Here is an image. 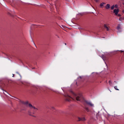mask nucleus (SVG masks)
Returning a JSON list of instances; mask_svg holds the SVG:
<instances>
[{
	"mask_svg": "<svg viewBox=\"0 0 124 124\" xmlns=\"http://www.w3.org/2000/svg\"><path fill=\"white\" fill-rule=\"evenodd\" d=\"M107 9H108L110 7V5L109 4H107L105 7Z\"/></svg>",
	"mask_w": 124,
	"mask_h": 124,
	"instance_id": "10",
	"label": "nucleus"
},
{
	"mask_svg": "<svg viewBox=\"0 0 124 124\" xmlns=\"http://www.w3.org/2000/svg\"><path fill=\"white\" fill-rule=\"evenodd\" d=\"M29 106L31 110L34 111L32 112L33 114H34V113L38 109L34 107L31 104H29Z\"/></svg>",
	"mask_w": 124,
	"mask_h": 124,
	"instance_id": "1",
	"label": "nucleus"
},
{
	"mask_svg": "<svg viewBox=\"0 0 124 124\" xmlns=\"http://www.w3.org/2000/svg\"><path fill=\"white\" fill-rule=\"evenodd\" d=\"M122 1H124V0H121Z\"/></svg>",
	"mask_w": 124,
	"mask_h": 124,
	"instance_id": "28",
	"label": "nucleus"
},
{
	"mask_svg": "<svg viewBox=\"0 0 124 124\" xmlns=\"http://www.w3.org/2000/svg\"><path fill=\"white\" fill-rule=\"evenodd\" d=\"M60 27L61 28H62V27H63V26L62 25H61V26H60Z\"/></svg>",
	"mask_w": 124,
	"mask_h": 124,
	"instance_id": "22",
	"label": "nucleus"
},
{
	"mask_svg": "<svg viewBox=\"0 0 124 124\" xmlns=\"http://www.w3.org/2000/svg\"><path fill=\"white\" fill-rule=\"evenodd\" d=\"M64 96L66 97H68V98H66L65 99V100L66 101H70V98H71L70 96L69 95L67 94H65Z\"/></svg>",
	"mask_w": 124,
	"mask_h": 124,
	"instance_id": "3",
	"label": "nucleus"
},
{
	"mask_svg": "<svg viewBox=\"0 0 124 124\" xmlns=\"http://www.w3.org/2000/svg\"><path fill=\"white\" fill-rule=\"evenodd\" d=\"M82 98L81 94H80L79 96H78L76 97V100L77 101H80Z\"/></svg>",
	"mask_w": 124,
	"mask_h": 124,
	"instance_id": "4",
	"label": "nucleus"
},
{
	"mask_svg": "<svg viewBox=\"0 0 124 124\" xmlns=\"http://www.w3.org/2000/svg\"><path fill=\"white\" fill-rule=\"evenodd\" d=\"M10 95V96H11V95Z\"/></svg>",
	"mask_w": 124,
	"mask_h": 124,
	"instance_id": "32",
	"label": "nucleus"
},
{
	"mask_svg": "<svg viewBox=\"0 0 124 124\" xmlns=\"http://www.w3.org/2000/svg\"><path fill=\"white\" fill-rule=\"evenodd\" d=\"M85 110L87 112H89V108L88 107H85Z\"/></svg>",
	"mask_w": 124,
	"mask_h": 124,
	"instance_id": "12",
	"label": "nucleus"
},
{
	"mask_svg": "<svg viewBox=\"0 0 124 124\" xmlns=\"http://www.w3.org/2000/svg\"><path fill=\"white\" fill-rule=\"evenodd\" d=\"M117 86H115L114 87V88L116 89V90H119L117 88Z\"/></svg>",
	"mask_w": 124,
	"mask_h": 124,
	"instance_id": "16",
	"label": "nucleus"
},
{
	"mask_svg": "<svg viewBox=\"0 0 124 124\" xmlns=\"http://www.w3.org/2000/svg\"><path fill=\"white\" fill-rule=\"evenodd\" d=\"M21 103L24 104L26 105L28 104V101L24 102L23 101H22L21 102Z\"/></svg>",
	"mask_w": 124,
	"mask_h": 124,
	"instance_id": "11",
	"label": "nucleus"
},
{
	"mask_svg": "<svg viewBox=\"0 0 124 124\" xmlns=\"http://www.w3.org/2000/svg\"><path fill=\"white\" fill-rule=\"evenodd\" d=\"M105 4V3L103 2L101 3L100 5L101 7V8H103V5Z\"/></svg>",
	"mask_w": 124,
	"mask_h": 124,
	"instance_id": "9",
	"label": "nucleus"
},
{
	"mask_svg": "<svg viewBox=\"0 0 124 124\" xmlns=\"http://www.w3.org/2000/svg\"><path fill=\"white\" fill-rule=\"evenodd\" d=\"M91 6H92V7L93 8V7L92 5H91Z\"/></svg>",
	"mask_w": 124,
	"mask_h": 124,
	"instance_id": "29",
	"label": "nucleus"
},
{
	"mask_svg": "<svg viewBox=\"0 0 124 124\" xmlns=\"http://www.w3.org/2000/svg\"><path fill=\"white\" fill-rule=\"evenodd\" d=\"M121 25L120 24H118V26L117 27V29L119 31V32H121V31H120V29H121V28L120 27Z\"/></svg>",
	"mask_w": 124,
	"mask_h": 124,
	"instance_id": "7",
	"label": "nucleus"
},
{
	"mask_svg": "<svg viewBox=\"0 0 124 124\" xmlns=\"http://www.w3.org/2000/svg\"><path fill=\"white\" fill-rule=\"evenodd\" d=\"M13 76H12V77H14V75L13 74Z\"/></svg>",
	"mask_w": 124,
	"mask_h": 124,
	"instance_id": "30",
	"label": "nucleus"
},
{
	"mask_svg": "<svg viewBox=\"0 0 124 124\" xmlns=\"http://www.w3.org/2000/svg\"><path fill=\"white\" fill-rule=\"evenodd\" d=\"M114 5H113L111 7V9L113 10L114 8Z\"/></svg>",
	"mask_w": 124,
	"mask_h": 124,
	"instance_id": "17",
	"label": "nucleus"
},
{
	"mask_svg": "<svg viewBox=\"0 0 124 124\" xmlns=\"http://www.w3.org/2000/svg\"><path fill=\"white\" fill-rule=\"evenodd\" d=\"M109 84L111 86L112 84V83L111 81V80H109L108 82Z\"/></svg>",
	"mask_w": 124,
	"mask_h": 124,
	"instance_id": "14",
	"label": "nucleus"
},
{
	"mask_svg": "<svg viewBox=\"0 0 124 124\" xmlns=\"http://www.w3.org/2000/svg\"><path fill=\"white\" fill-rule=\"evenodd\" d=\"M28 113H29V115H30V116H33V117H36V116H33L32 114H31V113L30 112V111H28Z\"/></svg>",
	"mask_w": 124,
	"mask_h": 124,
	"instance_id": "13",
	"label": "nucleus"
},
{
	"mask_svg": "<svg viewBox=\"0 0 124 124\" xmlns=\"http://www.w3.org/2000/svg\"><path fill=\"white\" fill-rule=\"evenodd\" d=\"M96 2H98L100 1V0H94Z\"/></svg>",
	"mask_w": 124,
	"mask_h": 124,
	"instance_id": "19",
	"label": "nucleus"
},
{
	"mask_svg": "<svg viewBox=\"0 0 124 124\" xmlns=\"http://www.w3.org/2000/svg\"><path fill=\"white\" fill-rule=\"evenodd\" d=\"M64 88V87H62L61 88L62 89V90L64 92V90L63 89V88Z\"/></svg>",
	"mask_w": 124,
	"mask_h": 124,
	"instance_id": "23",
	"label": "nucleus"
},
{
	"mask_svg": "<svg viewBox=\"0 0 124 124\" xmlns=\"http://www.w3.org/2000/svg\"><path fill=\"white\" fill-rule=\"evenodd\" d=\"M118 16H120V14H118Z\"/></svg>",
	"mask_w": 124,
	"mask_h": 124,
	"instance_id": "25",
	"label": "nucleus"
},
{
	"mask_svg": "<svg viewBox=\"0 0 124 124\" xmlns=\"http://www.w3.org/2000/svg\"><path fill=\"white\" fill-rule=\"evenodd\" d=\"M119 11V10L118 9H115L114 10L113 12L116 15H117Z\"/></svg>",
	"mask_w": 124,
	"mask_h": 124,
	"instance_id": "6",
	"label": "nucleus"
},
{
	"mask_svg": "<svg viewBox=\"0 0 124 124\" xmlns=\"http://www.w3.org/2000/svg\"><path fill=\"white\" fill-rule=\"evenodd\" d=\"M86 103L90 107H93L94 105L91 102L86 101H85Z\"/></svg>",
	"mask_w": 124,
	"mask_h": 124,
	"instance_id": "2",
	"label": "nucleus"
},
{
	"mask_svg": "<svg viewBox=\"0 0 124 124\" xmlns=\"http://www.w3.org/2000/svg\"><path fill=\"white\" fill-rule=\"evenodd\" d=\"M123 12L124 13V10H123Z\"/></svg>",
	"mask_w": 124,
	"mask_h": 124,
	"instance_id": "27",
	"label": "nucleus"
},
{
	"mask_svg": "<svg viewBox=\"0 0 124 124\" xmlns=\"http://www.w3.org/2000/svg\"><path fill=\"white\" fill-rule=\"evenodd\" d=\"M104 55H102V56H101V58L103 59V60H104L103 59V57H104Z\"/></svg>",
	"mask_w": 124,
	"mask_h": 124,
	"instance_id": "21",
	"label": "nucleus"
},
{
	"mask_svg": "<svg viewBox=\"0 0 124 124\" xmlns=\"http://www.w3.org/2000/svg\"><path fill=\"white\" fill-rule=\"evenodd\" d=\"M64 44L66 45V43H64Z\"/></svg>",
	"mask_w": 124,
	"mask_h": 124,
	"instance_id": "26",
	"label": "nucleus"
},
{
	"mask_svg": "<svg viewBox=\"0 0 124 124\" xmlns=\"http://www.w3.org/2000/svg\"><path fill=\"white\" fill-rule=\"evenodd\" d=\"M78 79H81L82 78L81 77H79L78 78Z\"/></svg>",
	"mask_w": 124,
	"mask_h": 124,
	"instance_id": "20",
	"label": "nucleus"
},
{
	"mask_svg": "<svg viewBox=\"0 0 124 124\" xmlns=\"http://www.w3.org/2000/svg\"><path fill=\"white\" fill-rule=\"evenodd\" d=\"M34 45H35V46H36V45L34 43Z\"/></svg>",
	"mask_w": 124,
	"mask_h": 124,
	"instance_id": "31",
	"label": "nucleus"
},
{
	"mask_svg": "<svg viewBox=\"0 0 124 124\" xmlns=\"http://www.w3.org/2000/svg\"><path fill=\"white\" fill-rule=\"evenodd\" d=\"M120 51H121L122 52H124V51H122V50H120Z\"/></svg>",
	"mask_w": 124,
	"mask_h": 124,
	"instance_id": "24",
	"label": "nucleus"
},
{
	"mask_svg": "<svg viewBox=\"0 0 124 124\" xmlns=\"http://www.w3.org/2000/svg\"><path fill=\"white\" fill-rule=\"evenodd\" d=\"M2 90H3L4 91V92H3V93H4V94L6 95V93H7L8 94V93L6 91H4V90H3L2 89Z\"/></svg>",
	"mask_w": 124,
	"mask_h": 124,
	"instance_id": "15",
	"label": "nucleus"
},
{
	"mask_svg": "<svg viewBox=\"0 0 124 124\" xmlns=\"http://www.w3.org/2000/svg\"><path fill=\"white\" fill-rule=\"evenodd\" d=\"M114 7L116 8H117V7H118V6L117 5H115L114 6Z\"/></svg>",
	"mask_w": 124,
	"mask_h": 124,
	"instance_id": "18",
	"label": "nucleus"
},
{
	"mask_svg": "<svg viewBox=\"0 0 124 124\" xmlns=\"http://www.w3.org/2000/svg\"><path fill=\"white\" fill-rule=\"evenodd\" d=\"M77 84V82H76V84Z\"/></svg>",
	"mask_w": 124,
	"mask_h": 124,
	"instance_id": "34",
	"label": "nucleus"
},
{
	"mask_svg": "<svg viewBox=\"0 0 124 124\" xmlns=\"http://www.w3.org/2000/svg\"><path fill=\"white\" fill-rule=\"evenodd\" d=\"M78 118L79 120H78V121H85L86 120V119L84 117H82L81 118H80L79 117H78Z\"/></svg>",
	"mask_w": 124,
	"mask_h": 124,
	"instance_id": "5",
	"label": "nucleus"
},
{
	"mask_svg": "<svg viewBox=\"0 0 124 124\" xmlns=\"http://www.w3.org/2000/svg\"><path fill=\"white\" fill-rule=\"evenodd\" d=\"M10 95V96H11V95Z\"/></svg>",
	"mask_w": 124,
	"mask_h": 124,
	"instance_id": "33",
	"label": "nucleus"
},
{
	"mask_svg": "<svg viewBox=\"0 0 124 124\" xmlns=\"http://www.w3.org/2000/svg\"><path fill=\"white\" fill-rule=\"evenodd\" d=\"M104 26L105 28L106 29L107 31H109V28L107 26V24H105L104 25Z\"/></svg>",
	"mask_w": 124,
	"mask_h": 124,
	"instance_id": "8",
	"label": "nucleus"
}]
</instances>
